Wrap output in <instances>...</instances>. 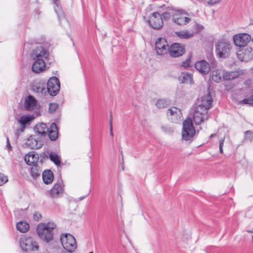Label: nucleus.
Returning a JSON list of instances; mask_svg holds the SVG:
<instances>
[{
    "mask_svg": "<svg viewBox=\"0 0 253 253\" xmlns=\"http://www.w3.org/2000/svg\"><path fill=\"white\" fill-rule=\"evenodd\" d=\"M49 158L56 166H59L60 165V159L56 153H51L49 155Z\"/></svg>",
    "mask_w": 253,
    "mask_h": 253,
    "instance_id": "nucleus-36",
    "label": "nucleus"
},
{
    "mask_svg": "<svg viewBox=\"0 0 253 253\" xmlns=\"http://www.w3.org/2000/svg\"><path fill=\"white\" fill-rule=\"evenodd\" d=\"M251 40V36L246 33L239 34L233 37L235 44L239 47L246 46Z\"/></svg>",
    "mask_w": 253,
    "mask_h": 253,
    "instance_id": "nucleus-11",
    "label": "nucleus"
},
{
    "mask_svg": "<svg viewBox=\"0 0 253 253\" xmlns=\"http://www.w3.org/2000/svg\"><path fill=\"white\" fill-rule=\"evenodd\" d=\"M170 104V101L169 99L161 98L158 99L156 103L155 106L158 109H163L167 107Z\"/></svg>",
    "mask_w": 253,
    "mask_h": 253,
    "instance_id": "nucleus-29",
    "label": "nucleus"
},
{
    "mask_svg": "<svg viewBox=\"0 0 253 253\" xmlns=\"http://www.w3.org/2000/svg\"><path fill=\"white\" fill-rule=\"evenodd\" d=\"M177 11L171 7H167L166 11L162 13V15L166 21H168L170 19L173 21V17H175Z\"/></svg>",
    "mask_w": 253,
    "mask_h": 253,
    "instance_id": "nucleus-23",
    "label": "nucleus"
},
{
    "mask_svg": "<svg viewBox=\"0 0 253 253\" xmlns=\"http://www.w3.org/2000/svg\"><path fill=\"white\" fill-rule=\"evenodd\" d=\"M53 3L55 4L54 7L55 11L57 13L58 17L59 19H61L65 18V14L63 11L61 6L60 2L59 0H52Z\"/></svg>",
    "mask_w": 253,
    "mask_h": 253,
    "instance_id": "nucleus-27",
    "label": "nucleus"
},
{
    "mask_svg": "<svg viewBox=\"0 0 253 253\" xmlns=\"http://www.w3.org/2000/svg\"><path fill=\"white\" fill-rule=\"evenodd\" d=\"M60 89L59 80L55 77L50 78L47 83V90L50 95L55 96Z\"/></svg>",
    "mask_w": 253,
    "mask_h": 253,
    "instance_id": "nucleus-8",
    "label": "nucleus"
},
{
    "mask_svg": "<svg viewBox=\"0 0 253 253\" xmlns=\"http://www.w3.org/2000/svg\"><path fill=\"white\" fill-rule=\"evenodd\" d=\"M26 144L33 149H38L41 148L42 146V142L32 136L30 137L27 140Z\"/></svg>",
    "mask_w": 253,
    "mask_h": 253,
    "instance_id": "nucleus-25",
    "label": "nucleus"
},
{
    "mask_svg": "<svg viewBox=\"0 0 253 253\" xmlns=\"http://www.w3.org/2000/svg\"><path fill=\"white\" fill-rule=\"evenodd\" d=\"M58 106L56 103H50L49 104V112L51 113H54L57 109Z\"/></svg>",
    "mask_w": 253,
    "mask_h": 253,
    "instance_id": "nucleus-40",
    "label": "nucleus"
},
{
    "mask_svg": "<svg viewBox=\"0 0 253 253\" xmlns=\"http://www.w3.org/2000/svg\"><path fill=\"white\" fill-rule=\"evenodd\" d=\"M169 49V45L165 38H160L156 42L155 49L158 55H163L167 53Z\"/></svg>",
    "mask_w": 253,
    "mask_h": 253,
    "instance_id": "nucleus-12",
    "label": "nucleus"
},
{
    "mask_svg": "<svg viewBox=\"0 0 253 253\" xmlns=\"http://www.w3.org/2000/svg\"><path fill=\"white\" fill-rule=\"evenodd\" d=\"M249 98L251 100V102L252 103V104H253V94L251 95Z\"/></svg>",
    "mask_w": 253,
    "mask_h": 253,
    "instance_id": "nucleus-50",
    "label": "nucleus"
},
{
    "mask_svg": "<svg viewBox=\"0 0 253 253\" xmlns=\"http://www.w3.org/2000/svg\"><path fill=\"white\" fill-rule=\"evenodd\" d=\"M60 241L63 248L69 252H73L77 248L76 240L70 234H62Z\"/></svg>",
    "mask_w": 253,
    "mask_h": 253,
    "instance_id": "nucleus-4",
    "label": "nucleus"
},
{
    "mask_svg": "<svg viewBox=\"0 0 253 253\" xmlns=\"http://www.w3.org/2000/svg\"><path fill=\"white\" fill-rule=\"evenodd\" d=\"M56 226L55 223L52 221L47 223H40L37 226V234L40 239L48 243L53 239V230Z\"/></svg>",
    "mask_w": 253,
    "mask_h": 253,
    "instance_id": "nucleus-1",
    "label": "nucleus"
},
{
    "mask_svg": "<svg viewBox=\"0 0 253 253\" xmlns=\"http://www.w3.org/2000/svg\"><path fill=\"white\" fill-rule=\"evenodd\" d=\"M176 35L182 39H188L193 36V34L188 31H181L176 32Z\"/></svg>",
    "mask_w": 253,
    "mask_h": 253,
    "instance_id": "nucleus-35",
    "label": "nucleus"
},
{
    "mask_svg": "<svg viewBox=\"0 0 253 253\" xmlns=\"http://www.w3.org/2000/svg\"><path fill=\"white\" fill-rule=\"evenodd\" d=\"M209 115L205 109L195 106L194 111L192 115V119L196 125H200L205 120H208Z\"/></svg>",
    "mask_w": 253,
    "mask_h": 253,
    "instance_id": "nucleus-6",
    "label": "nucleus"
},
{
    "mask_svg": "<svg viewBox=\"0 0 253 253\" xmlns=\"http://www.w3.org/2000/svg\"><path fill=\"white\" fill-rule=\"evenodd\" d=\"M223 78V73L221 70L216 69L211 73L212 80L216 83L220 82Z\"/></svg>",
    "mask_w": 253,
    "mask_h": 253,
    "instance_id": "nucleus-30",
    "label": "nucleus"
},
{
    "mask_svg": "<svg viewBox=\"0 0 253 253\" xmlns=\"http://www.w3.org/2000/svg\"><path fill=\"white\" fill-rule=\"evenodd\" d=\"M238 73L235 71L225 72L223 73V78L225 80H232L238 76Z\"/></svg>",
    "mask_w": 253,
    "mask_h": 253,
    "instance_id": "nucleus-32",
    "label": "nucleus"
},
{
    "mask_svg": "<svg viewBox=\"0 0 253 253\" xmlns=\"http://www.w3.org/2000/svg\"><path fill=\"white\" fill-rule=\"evenodd\" d=\"M253 56V50L251 47H248L246 48L239 51L237 54L238 59L241 61L247 62L250 60Z\"/></svg>",
    "mask_w": 253,
    "mask_h": 253,
    "instance_id": "nucleus-15",
    "label": "nucleus"
},
{
    "mask_svg": "<svg viewBox=\"0 0 253 253\" xmlns=\"http://www.w3.org/2000/svg\"><path fill=\"white\" fill-rule=\"evenodd\" d=\"M89 253H93L92 252H89Z\"/></svg>",
    "mask_w": 253,
    "mask_h": 253,
    "instance_id": "nucleus-54",
    "label": "nucleus"
},
{
    "mask_svg": "<svg viewBox=\"0 0 253 253\" xmlns=\"http://www.w3.org/2000/svg\"><path fill=\"white\" fill-rule=\"evenodd\" d=\"M41 170L37 165H33L31 168V175L34 178H37L40 176Z\"/></svg>",
    "mask_w": 253,
    "mask_h": 253,
    "instance_id": "nucleus-33",
    "label": "nucleus"
},
{
    "mask_svg": "<svg viewBox=\"0 0 253 253\" xmlns=\"http://www.w3.org/2000/svg\"><path fill=\"white\" fill-rule=\"evenodd\" d=\"M190 59H187L186 61L183 62L181 64V66L183 67H187L189 66L190 64Z\"/></svg>",
    "mask_w": 253,
    "mask_h": 253,
    "instance_id": "nucleus-44",
    "label": "nucleus"
},
{
    "mask_svg": "<svg viewBox=\"0 0 253 253\" xmlns=\"http://www.w3.org/2000/svg\"><path fill=\"white\" fill-rule=\"evenodd\" d=\"M33 90L37 92L43 94L46 92V89L40 84H35L32 87Z\"/></svg>",
    "mask_w": 253,
    "mask_h": 253,
    "instance_id": "nucleus-37",
    "label": "nucleus"
},
{
    "mask_svg": "<svg viewBox=\"0 0 253 253\" xmlns=\"http://www.w3.org/2000/svg\"><path fill=\"white\" fill-rule=\"evenodd\" d=\"M216 2H216V1H213V0H211L208 2V4H210V5H213V4L216 3Z\"/></svg>",
    "mask_w": 253,
    "mask_h": 253,
    "instance_id": "nucleus-48",
    "label": "nucleus"
},
{
    "mask_svg": "<svg viewBox=\"0 0 253 253\" xmlns=\"http://www.w3.org/2000/svg\"><path fill=\"white\" fill-rule=\"evenodd\" d=\"M7 181L8 178L7 176L4 175L3 174L1 173H0V186L3 185Z\"/></svg>",
    "mask_w": 253,
    "mask_h": 253,
    "instance_id": "nucleus-39",
    "label": "nucleus"
},
{
    "mask_svg": "<svg viewBox=\"0 0 253 253\" xmlns=\"http://www.w3.org/2000/svg\"><path fill=\"white\" fill-rule=\"evenodd\" d=\"M34 119L32 116H23L19 120V123L23 127H25V125L29 123Z\"/></svg>",
    "mask_w": 253,
    "mask_h": 253,
    "instance_id": "nucleus-34",
    "label": "nucleus"
},
{
    "mask_svg": "<svg viewBox=\"0 0 253 253\" xmlns=\"http://www.w3.org/2000/svg\"><path fill=\"white\" fill-rule=\"evenodd\" d=\"M196 134V130L193 126L192 119L187 118L183 122L182 130V139L183 140L191 142Z\"/></svg>",
    "mask_w": 253,
    "mask_h": 253,
    "instance_id": "nucleus-2",
    "label": "nucleus"
},
{
    "mask_svg": "<svg viewBox=\"0 0 253 253\" xmlns=\"http://www.w3.org/2000/svg\"><path fill=\"white\" fill-rule=\"evenodd\" d=\"M231 48V44L225 40H219L215 44V52L219 58H225L228 57Z\"/></svg>",
    "mask_w": 253,
    "mask_h": 253,
    "instance_id": "nucleus-3",
    "label": "nucleus"
},
{
    "mask_svg": "<svg viewBox=\"0 0 253 253\" xmlns=\"http://www.w3.org/2000/svg\"><path fill=\"white\" fill-rule=\"evenodd\" d=\"M42 179L44 183L48 184L53 180V174L50 170H44L42 172Z\"/></svg>",
    "mask_w": 253,
    "mask_h": 253,
    "instance_id": "nucleus-28",
    "label": "nucleus"
},
{
    "mask_svg": "<svg viewBox=\"0 0 253 253\" xmlns=\"http://www.w3.org/2000/svg\"><path fill=\"white\" fill-rule=\"evenodd\" d=\"M110 122H109V125H110V135L112 136H113V126H112V116L111 114H110Z\"/></svg>",
    "mask_w": 253,
    "mask_h": 253,
    "instance_id": "nucleus-42",
    "label": "nucleus"
},
{
    "mask_svg": "<svg viewBox=\"0 0 253 253\" xmlns=\"http://www.w3.org/2000/svg\"><path fill=\"white\" fill-rule=\"evenodd\" d=\"M224 139H225V137H224L223 138H221L219 142V151L221 154H222L223 152V144H224Z\"/></svg>",
    "mask_w": 253,
    "mask_h": 253,
    "instance_id": "nucleus-41",
    "label": "nucleus"
},
{
    "mask_svg": "<svg viewBox=\"0 0 253 253\" xmlns=\"http://www.w3.org/2000/svg\"><path fill=\"white\" fill-rule=\"evenodd\" d=\"M241 102L245 104L252 105V103L251 101L250 98L244 99Z\"/></svg>",
    "mask_w": 253,
    "mask_h": 253,
    "instance_id": "nucleus-45",
    "label": "nucleus"
},
{
    "mask_svg": "<svg viewBox=\"0 0 253 253\" xmlns=\"http://www.w3.org/2000/svg\"><path fill=\"white\" fill-rule=\"evenodd\" d=\"M48 128L45 124L41 123L36 125L34 127V130L40 135L44 136L47 133Z\"/></svg>",
    "mask_w": 253,
    "mask_h": 253,
    "instance_id": "nucleus-24",
    "label": "nucleus"
},
{
    "mask_svg": "<svg viewBox=\"0 0 253 253\" xmlns=\"http://www.w3.org/2000/svg\"><path fill=\"white\" fill-rule=\"evenodd\" d=\"M47 133L50 140L55 141L57 139L58 137V131L57 126L55 123H52L51 124Z\"/></svg>",
    "mask_w": 253,
    "mask_h": 253,
    "instance_id": "nucleus-19",
    "label": "nucleus"
},
{
    "mask_svg": "<svg viewBox=\"0 0 253 253\" xmlns=\"http://www.w3.org/2000/svg\"><path fill=\"white\" fill-rule=\"evenodd\" d=\"M40 217H41V215L39 213L37 212L34 214V218L35 219L38 220Z\"/></svg>",
    "mask_w": 253,
    "mask_h": 253,
    "instance_id": "nucleus-46",
    "label": "nucleus"
},
{
    "mask_svg": "<svg viewBox=\"0 0 253 253\" xmlns=\"http://www.w3.org/2000/svg\"><path fill=\"white\" fill-rule=\"evenodd\" d=\"M190 19L186 16L183 13L177 10L175 17H173V22L179 25H184L189 23Z\"/></svg>",
    "mask_w": 253,
    "mask_h": 253,
    "instance_id": "nucleus-17",
    "label": "nucleus"
},
{
    "mask_svg": "<svg viewBox=\"0 0 253 253\" xmlns=\"http://www.w3.org/2000/svg\"><path fill=\"white\" fill-rule=\"evenodd\" d=\"M161 129H162L163 131L165 133L169 132L172 131L170 127H168L167 126H161Z\"/></svg>",
    "mask_w": 253,
    "mask_h": 253,
    "instance_id": "nucleus-43",
    "label": "nucleus"
},
{
    "mask_svg": "<svg viewBox=\"0 0 253 253\" xmlns=\"http://www.w3.org/2000/svg\"><path fill=\"white\" fill-rule=\"evenodd\" d=\"M25 161L29 165H35V164L38 162L39 157L37 155L32 153L27 154L25 156Z\"/></svg>",
    "mask_w": 253,
    "mask_h": 253,
    "instance_id": "nucleus-26",
    "label": "nucleus"
},
{
    "mask_svg": "<svg viewBox=\"0 0 253 253\" xmlns=\"http://www.w3.org/2000/svg\"><path fill=\"white\" fill-rule=\"evenodd\" d=\"M6 143H7L6 147L8 148V150H11L12 147L10 144V142H9V139L8 137H7V138H6Z\"/></svg>",
    "mask_w": 253,
    "mask_h": 253,
    "instance_id": "nucleus-47",
    "label": "nucleus"
},
{
    "mask_svg": "<svg viewBox=\"0 0 253 253\" xmlns=\"http://www.w3.org/2000/svg\"><path fill=\"white\" fill-rule=\"evenodd\" d=\"M19 243L20 247L23 251H37L39 248L38 243L30 237L24 236L21 237Z\"/></svg>",
    "mask_w": 253,
    "mask_h": 253,
    "instance_id": "nucleus-5",
    "label": "nucleus"
},
{
    "mask_svg": "<svg viewBox=\"0 0 253 253\" xmlns=\"http://www.w3.org/2000/svg\"><path fill=\"white\" fill-rule=\"evenodd\" d=\"M212 102L211 95L208 93L199 99L195 106L202 108L203 110L205 109L208 112V110L211 108Z\"/></svg>",
    "mask_w": 253,
    "mask_h": 253,
    "instance_id": "nucleus-9",
    "label": "nucleus"
},
{
    "mask_svg": "<svg viewBox=\"0 0 253 253\" xmlns=\"http://www.w3.org/2000/svg\"><path fill=\"white\" fill-rule=\"evenodd\" d=\"M253 139V132L250 130H247L245 132V140L246 141H251Z\"/></svg>",
    "mask_w": 253,
    "mask_h": 253,
    "instance_id": "nucleus-38",
    "label": "nucleus"
},
{
    "mask_svg": "<svg viewBox=\"0 0 253 253\" xmlns=\"http://www.w3.org/2000/svg\"><path fill=\"white\" fill-rule=\"evenodd\" d=\"M178 79L180 83H184L190 84H194L192 75L190 73H181L180 75L179 76Z\"/></svg>",
    "mask_w": 253,
    "mask_h": 253,
    "instance_id": "nucleus-22",
    "label": "nucleus"
},
{
    "mask_svg": "<svg viewBox=\"0 0 253 253\" xmlns=\"http://www.w3.org/2000/svg\"><path fill=\"white\" fill-rule=\"evenodd\" d=\"M89 194V193H88L85 196H83V197H81L79 198V200L80 201H81L82 200H83L86 197H87L88 196V195Z\"/></svg>",
    "mask_w": 253,
    "mask_h": 253,
    "instance_id": "nucleus-49",
    "label": "nucleus"
},
{
    "mask_svg": "<svg viewBox=\"0 0 253 253\" xmlns=\"http://www.w3.org/2000/svg\"><path fill=\"white\" fill-rule=\"evenodd\" d=\"M181 111L176 107H171L167 111V116L172 123H177L181 119Z\"/></svg>",
    "mask_w": 253,
    "mask_h": 253,
    "instance_id": "nucleus-14",
    "label": "nucleus"
},
{
    "mask_svg": "<svg viewBox=\"0 0 253 253\" xmlns=\"http://www.w3.org/2000/svg\"><path fill=\"white\" fill-rule=\"evenodd\" d=\"M251 237H252V241H253V233H252Z\"/></svg>",
    "mask_w": 253,
    "mask_h": 253,
    "instance_id": "nucleus-53",
    "label": "nucleus"
},
{
    "mask_svg": "<svg viewBox=\"0 0 253 253\" xmlns=\"http://www.w3.org/2000/svg\"><path fill=\"white\" fill-rule=\"evenodd\" d=\"M36 105L37 100L33 96L29 95L26 98L24 106L27 110H33L36 108Z\"/></svg>",
    "mask_w": 253,
    "mask_h": 253,
    "instance_id": "nucleus-21",
    "label": "nucleus"
},
{
    "mask_svg": "<svg viewBox=\"0 0 253 253\" xmlns=\"http://www.w3.org/2000/svg\"><path fill=\"white\" fill-rule=\"evenodd\" d=\"M34 62L33 63L32 70L36 73H39L45 70V62L47 61L33 59Z\"/></svg>",
    "mask_w": 253,
    "mask_h": 253,
    "instance_id": "nucleus-18",
    "label": "nucleus"
},
{
    "mask_svg": "<svg viewBox=\"0 0 253 253\" xmlns=\"http://www.w3.org/2000/svg\"><path fill=\"white\" fill-rule=\"evenodd\" d=\"M148 22L153 28L155 29H159L163 25L162 16L158 12L152 13L149 18Z\"/></svg>",
    "mask_w": 253,
    "mask_h": 253,
    "instance_id": "nucleus-10",
    "label": "nucleus"
},
{
    "mask_svg": "<svg viewBox=\"0 0 253 253\" xmlns=\"http://www.w3.org/2000/svg\"><path fill=\"white\" fill-rule=\"evenodd\" d=\"M249 98L251 100V102L252 103V104H253V94L251 95Z\"/></svg>",
    "mask_w": 253,
    "mask_h": 253,
    "instance_id": "nucleus-51",
    "label": "nucleus"
},
{
    "mask_svg": "<svg viewBox=\"0 0 253 253\" xmlns=\"http://www.w3.org/2000/svg\"><path fill=\"white\" fill-rule=\"evenodd\" d=\"M195 66L198 72L204 75L208 74L211 70L209 64L205 60L196 62Z\"/></svg>",
    "mask_w": 253,
    "mask_h": 253,
    "instance_id": "nucleus-16",
    "label": "nucleus"
},
{
    "mask_svg": "<svg viewBox=\"0 0 253 253\" xmlns=\"http://www.w3.org/2000/svg\"><path fill=\"white\" fill-rule=\"evenodd\" d=\"M215 135V134H212L211 135L210 137H214Z\"/></svg>",
    "mask_w": 253,
    "mask_h": 253,
    "instance_id": "nucleus-52",
    "label": "nucleus"
},
{
    "mask_svg": "<svg viewBox=\"0 0 253 253\" xmlns=\"http://www.w3.org/2000/svg\"><path fill=\"white\" fill-rule=\"evenodd\" d=\"M48 50L42 46H38L32 52L31 57L33 59L47 61L49 57Z\"/></svg>",
    "mask_w": 253,
    "mask_h": 253,
    "instance_id": "nucleus-7",
    "label": "nucleus"
},
{
    "mask_svg": "<svg viewBox=\"0 0 253 253\" xmlns=\"http://www.w3.org/2000/svg\"><path fill=\"white\" fill-rule=\"evenodd\" d=\"M29 224L24 221H21L18 222L16 224V228L21 233H25L27 232L29 229Z\"/></svg>",
    "mask_w": 253,
    "mask_h": 253,
    "instance_id": "nucleus-31",
    "label": "nucleus"
},
{
    "mask_svg": "<svg viewBox=\"0 0 253 253\" xmlns=\"http://www.w3.org/2000/svg\"><path fill=\"white\" fill-rule=\"evenodd\" d=\"M168 51L170 56L177 57L181 56L185 52V48L183 45L174 43L170 45Z\"/></svg>",
    "mask_w": 253,
    "mask_h": 253,
    "instance_id": "nucleus-13",
    "label": "nucleus"
},
{
    "mask_svg": "<svg viewBox=\"0 0 253 253\" xmlns=\"http://www.w3.org/2000/svg\"><path fill=\"white\" fill-rule=\"evenodd\" d=\"M62 181H59L55 184L53 188L51 189L50 194L52 197L57 198L63 193Z\"/></svg>",
    "mask_w": 253,
    "mask_h": 253,
    "instance_id": "nucleus-20",
    "label": "nucleus"
}]
</instances>
